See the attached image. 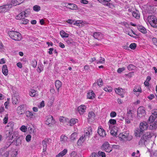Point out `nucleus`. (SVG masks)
<instances>
[{"label":"nucleus","mask_w":157,"mask_h":157,"mask_svg":"<svg viewBox=\"0 0 157 157\" xmlns=\"http://www.w3.org/2000/svg\"><path fill=\"white\" fill-rule=\"evenodd\" d=\"M152 136V134L151 132H148L146 133L141 137L139 142V144H144L146 145H147L149 142H151L152 145L151 147H152L154 144V143L150 140Z\"/></svg>","instance_id":"nucleus-1"},{"label":"nucleus","mask_w":157,"mask_h":157,"mask_svg":"<svg viewBox=\"0 0 157 157\" xmlns=\"http://www.w3.org/2000/svg\"><path fill=\"white\" fill-rule=\"evenodd\" d=\"M8 34L11 39L15 40H20L21 39V35L18 32L10 31L9 32Z\"/></svg>","instance_id":"nucleus-2"},{"label":"nucleus","mask_w":157,"mask_h":157,"mask_svg":"<svg viewBox=\"0 0 157 157\" xmlns=\"http://www.w3.org/2000/svg\"><path fill=\"white\" fill-rule=\"evenodd\" d=\"M148 19L149 23L152 27L157 28V19L154 16H149Z\"/></svg>","instance_id":"nucleus-3"},{"label":"nucleus","mask_w":157,"mask_h":157,"mask_svg":"<svg viewBox=\"0 0 157 157\" xmlns=\"http://www.w3.org/2000/svg\"><path fill=\"white\" fill-rule=\"evenodd\" d=\"M129 135V131H126L120 133L118 136V137L121 141H124L125 140H128V136Z\"/></svg>","instance_id":"nucleus-4"},{"label":"nucleus","mask_w":157,"mask_h":157,"mask_svg":"<svg viewBox=\"0 0 157 157\" xmlns=\"http://www.w3.org/2000/svg\"><path fill=\"white\" fill-rule=\"evenodd\" d=\"M146 114L145 108L143 106H140L137 109V116L142 117L144 116Z\"/></svg>","instance_id":"nucleus-5"},{"label":"nucleus","mask_w":157,"mask_h":157,"mask_svg":"<svg viewBox=\"0 0 157 157\" xmlns=\"http://www.w3.org/2000/svg\"><path fill=\"white\" fill-rule=\"evenodd\" d=\"M46 124L49 126L52 127L55 123V121L53 119V117L51 115L47 116L46 120L45 121Z\"/></svg>","instance_id":"nucleus-6"},{"label":"nucleus","mask_w":157,"mask_h":157,"mask_svg":"<svg viewBox=\"0 0 157 157\" xmlns=\"http://www.w3.org/2000/svg\"><path fill=\"white\" fill-rule=\"evenodd\" d=\"M134 94L136 96H138L142 92L141 87L140 85L135 86L133 90Z\"/></svg>","instance_id":"nucleus-7"},{"label":"nucleus","mask_w":157,"mask_h":157,"mask_svg":"<svg viewBox=\"0 0 157 157\" xmlns=\"http://www.w3.org/2000/svg\"><path fill=\"white\" fill-rule=\"evenodd\" d=\"M102 149L105 151L106 152H109L112 150V147L108 142H105L102 146Z\"/></svg>","instance_id":"nucleus-8"},{"label":"nucleus","mask_w":157,"mask_h":157,"mask_svg":"<svg viewBox=\"0 0 157 157\" xmlns=\"http://www.w3.org/2000/svg\"><path fill=\"white\" fill-rule=\"evenodd\" d=\"M115 91L116 94L120 95L121 98L124 97V94L126 92L125 90L121 88H116L115 89Z\"/></svg>","instance_id":"nucleus-9"},{"label":"nucleus","mask_w":157,"mask_h":157,"mask_svg":"<svg viewBox=\"0 0 157 157\" xmlns=\"http://www.w3.org/2000/svg\"><path fill=\"white\" fill-rule=\"evenodd\" d=\"M92 134V130L91 127L85 129L84 131V134L83 135L87 139H89L90 136Z\"/></svg>","instance_id":"nucleus-10"},{"label":"nucleus","mask_w":157,"mask_h":157,"mask_svg":"<svg viewBox=\"0 0 157 157\" xmlns=\"http://www.w3.org/2000/svg\"><path fill=\"white\" fill-rule=\"evenodd\" d=\"M25 105L24 104L21 105L17 107L16 111L18 115H21L23 114V111L24 110Z\"/></svg>","instance_id":"nucleus-11"},{"label":"nucleus","mask_w":157,"mask_h":157,"mask_svg":"<svg viewBox=\"0 0 157 157\" xmlns=\"http://www.w3.org/2000/svg\"><path fill=\"white\" fill-rule=\"evenodd\" d=\"M10 5H5L0 6V13H4L9 9Z\"/></svg>","instance_id":"nucleus-12"},{"label":"nucleus","mask_w":157,"mask_h":157,"mask_svg":"<svg viewBox=\"0 0 157 157\" xmlns=\"http://www.w3.org/2000/svg\"><path fill=\"white\" fill-rule=\"evenodd\" d=\"M86 107L84 105H82L78 108V110L80 115H83L86 112Z\"/></svg>","instance_id":"nucleus-13"},{"label":"nucleus","mask_w":157,"mask_h":157,"mask_svg":"<svg viewBox=\"0 0 157 157\" xmlns=\"http://www.w3.org/2000/svg\"><path fill=\"white\" fill-rule=\"evenodd\" d=\"M148 127L147 123L145 121L140 123L139 125V128L144 132L147 130Z\"/></svg>","instance_id":"nucleus-14"},{"label":"nucleus","mask_w":157,"mask_h":157,"mask_svg":"<svg viewBox=\"0 0 157 157\" xmlns=\"http://www.w3.org/2000/svg\"><path fill=\"white\" fill-rule=\"evenodd\" d=\"M144 131L140 128H136L135 130L134 134L137 137H140L143 133Z\"/></svg>","instance_id":"nucleus-15"},{"label":"nucleus","mask_w":157,"mask_h":157,"mask_svg":"<svg viewBox=\"0 0 157 157\" xmlns=\"http://www.w3.org/2000/svg\"><path fill=\"white\" fill-rule=\"evenodd\" d=\"M98 132L99 135L102 137L105 136L106 134L105 130L101 126L99 127Z\"/></svg>","instance_id":"nucleus-16"},{"label":"nucleus","mask_w":157,"mask_h":157,"mask_svg":"<svg viewBox=\"0 0 157 157\" xmlns=\"http://www.w3.org/2000/svg\"><path fill=\"white\" fill-rule=\"evenodd\" d=\"M0 157H8L9 155V152L7 151H5L4 149L1 148L0 149Z\"/></svg>","instance_id":"nucleus-17"},{"label":"nucleus","mask_w":157,"mask_h":157,"mask_svg":"<svg viewBox=\"0 0 157 157\" xmlns=\"http://www.w3.org/2000/svg\"><path fill=\"white\" fill-rule=\"evenodd\" d=\"M116 121L115 119H111L108 122V124L109 126V128H112L113 127L115 126V125L116 123Z\"/></svg>","instance_id":"nucleus-18"},{"label":"nucleus","mask_w":157,"mask_h":157,"mask_svg":"<svg viewBox=\"0 0 157 157\" xmlns=\"http://www.w3.org/2000/svg\"><path fill=\"white\" fill-rule=\"evenodd\" d=\"M14 123L13 121L9 122L7 125L6 127V129H8L9 130V132H12L14 127Z\"/></svg>","instance_id":"nucleus-19"},{"label":"nucleus","mask_w":157,"mask_h":157,"mask_svg":"<svg viewBox=\"0 0 157 157\" xmlns=\"http://www.w3.org/2000/svg\"><path fill=\"white\" fill-rule=\"evenodd\" d=\"M26 116L30 119L34 118L35 117V113L29 111H27L25 113Z\"/></svg>","instance_id":"nucleus-20"},{"label":"nucleus","mask_w":157,"mask_h":157,"mask_svg":"<svg viewBox=\"0 0 157 157\" xmlns=\"http://www.w3.org/2000/svg\"><path fill=\"white\" fill-rule=\"evenodd\" d=\"M109 129L111 135L113 136H116L117 135L118 130V128L117 127L114 126L112 128H109Z\"/></svg>","instance_id":"nucleus-21"},{"label":"nucleus","mask_w":157,"mask_h":157,"mask_svg":"<svg viewBox=\"0 0 157 157\" xmlns=\"http://www.w3.org/2000/svg\"><path fill=\"white\" fill-rule=\"evenodd\" d=\"M26 14V13L25 12H22L16 16V19L17 20H21L24 18H25Z\"/></svg>","instance_id":"nucleus-22"},{"label":"nucleus","mask_w":157,"mask_h":157,"mask_svg":"<svg viewBox=\"0 0 157 157\" xmlns=\"http://www.w3.org/2000/svg\"><path fill=\"white\" fill-rule=\"evenodd\" d=\"M94 37L98 40H100L103 38V35L99 32H95L94 34Z\"/></svg>","instance_id":"nucleus-23"},{"label":"nucleus","mask_w":157,"mask_h":157,"mask_svg":"<svg viewBox=\"0 0 157 157\" xmlns=\"http://www.w3.org/2000/svg\"><path fill=\"white\" fill-rule=\"evenodd\" d=\"M78 120L77 119L73 118L71 119L70 120H69L67 123L70 126H72L74 125L75 124L78 123Z\"/></svg>","instance_id":"nucleus-24"},{"label":"nucleus","mask_w":157,"mask_h":157,"mask_svg":"<svg viewBox=\"0 0 157 157\" xmlns=\"http://www.w3.org/2000/svg\"><path fill=\"white\" fill-rule=\"evenodd\" d=\"M86 139H87L84 136H82L78 140V145L79 146L81 145Z\"/></svg>","instance_id":"nucleus-25"},{"label":"nucleus","mask_w":157,"mask_h":157,"mask_svg":"<svg viewBox=\"0 0 157 157\" xmlns=\"http://www.w3.org/2000/svg\"><path fill=\"white\" fill-rule=\"evenodd\" d=\"M24 0H12V5L16 6L19 5L23 3Z\"/></svg>","instance_id":"nucleus-26"},{"label":"nucleus","mask_w":157,"mask_h":157,"mask_svg":"<svg viewBox=\"0 0 157 157\" xmlns=\"http://www.w3.org/2000/svg\"><path fill=\"white\" fill-rule=\"evenodd\" d=\"M138 30L142 33L145 34L147 33V29L143 26L139 25L137 26Z\"/></svg>","instance_id":"nucleus-27"},{"label":"nucleus","mask_w":157,"mask_h":157,"mask_svg":"<svg viewBox=\"0 0 157 157\" xmlns=\"http://www.w3.org/2000/svg\"><path fill=\"white\" fill-rule=\"evenodd\" d=\"M2 73L5 75L7 76L8 75V71L6 65H4L3 66L2 68Z\"/></svg>","instance_id":"nucleus-28"},{"label":"nucleus","mask_w":157,"mask_h":157,"mask_svg":"<svg viewBox=\"0 0 157 157\" xmlns=\"http://www.w3.org/2000/svg\"><path fill=\"white\" fill-rule=\"evenodd\" d=\"M95 95V94L94 92L93 91H91L87 93V96L88 98L93 99L94 98Z\"/></svg>","instance_id":"nucleus-29"},{"label":"nucleus","mask_w":157,"mask_h":157,"mask_svg":"<svg viewBox=\"0 0 157 157\" xmlns=\"http://www.w3.org/2000/svg\"><path fill=\"white\" fill-rule=\"evenodd\" d=\"M10 157H17L18 152L15 150L13 149L10 151Z\"/></svg>","instance_id":"nucleus-30"},{"label":"nucleus","mask_w":157,"mask_h":157,"mask_svg":"<svg viewBox=\"0 0 157 157\" xmlns=\"http://www.w3.org/2000/svg\"><path fill=\"white\" fill-rule=\"evenodd\" d=\"M12 132H9L8 134H6L7 137L9 138V139L10 140H12L13 139H16L17 136H15L14 134L12 133Z\"/></svg>","instance_id":"nucleus-31"},{"label":"nucleus","mask_w":157,"mask_h":157,"mask_svg":"<svg viewBox=\"0 0 157 157\" xmlns=\"http://www.w3.org/2000/svg\"><path fill=\"white\" fill-rule=\"evenodd\" d=\"M67 149H64L62 151L56 155V157H62L64 156L67 153Z\"/></svg>","instance_id":"nucleus-32"},{"label":"nucleus","mask_w":157,"mask_h":157,"mask_svg":"<svg viewBox=\"0 0 157 157\" xmlns=\"http://www.w3.org/2000/svg\"><path fill=\"white\" fill-rule=\"evenodd\" d=\"M132 14L133 17L137 19H138L140 18V14L139 11L137 10L133 11Z\"/></svg>","instance_id":"nucleus-33"},{"label":"nucleus","mask_w":157,"mask_h":157,"mask_svg":"<svg viewBox=\"0 0 157 157\" xmlns=\"http://www.w3.org/2000/svg\"><path fill=\"white\" fill-rule=\"evenodd\" d=\"M68 138L67 136L64 135H62L60 136V141L62 143H65L68 140Z\"/></svg>","instance_id":"nucleus-34"},{"label":"nucleus","mask_w":157,"mask_h":157,"mask_svg":"<svg viewBox=\"0 0 157 157\" xmlns=\"http://www.w3.org/2000/svg\"><path fill=\"white\" fill-rule=\"evenodd\" d=\"M55 85L56 88L57 89L58 91L59 92V88L62 85L61 82L60 81L57 80L55 82Z\"/></svg>","instance_id":"nucleus-35"},{"label":"nucleus","mask_w":157,"mask_h":157,"mask_svg":"<svg viewBox=\"0 0 157 157\" xmlns=\"http://www.w3.org/2000/svg\"><path fill=\"white\" fill-rule=\"evenodd\" d=\"M67 6L69 9L71 10H76L77 8V6L74 4L68 3Z\"/></svg>","instance_id":"nucleus-36"},{"label":"nucleus","mask_w":157,"mask_h":157,"mask_svg":"<svg viewBox=\"0 0 157 157\" xmlns=\"http://www.w3.org/2000/svg\"><path fill=\"white\" fill-rule=\"evenodd\" d=\"M78 134L76 132H74L71 134L70 136V140L71 141H74L77 138Z\"/></svg>","instance_id":"nucleus-37"},{"label":"nucleus","mask_w":157,"mask_h":157,"mask_svg":"<svg viewBox=\"0 0 157 157\" xmlns=\"http://www.w3.org/2000/svg\"><path fill=\"white\" fill-rule=\"evenodd\" d=\"M47 141L44 140L42 141V144L43 146V152L44 153L47 150Z\"/></svg>","instance_id":"nucleus-38"},{"label":"nucleus","mask_w":157,"mask_h":157,"mask_svg":"<svg viewBox=\"0 0 157 157\" xmlns=\"http://www.w3.org/2000/svg\"><path fill=\"white\" fill-rule=\"evenodd\" d=\"M29 95L30 96L33 97L37 95V92L33 89H31L29 91Z\"/></svg>","instance_id":"nucleus-39"},{"label":"nucleus","mask_w":157,"mask_h":157,"mask_svg":"<svg viewBox=\"0 0 157 157\" xmlns=\"http://www.w3.org/2000/svg\"><path fill=\"white\" fill-rule=\"evenodd\" d=\"M95 117V114L94 112H90L89 113L88 117L89 119L93 120L94 119Z\"/></svg>","instance_id":"nucleus-40"},{"label":"nucleus","mask_w":157,"mask_h":157,"mask_svg":"<svg viewBox=\"0 0 157 157\" xmlns=\"http://www.w3.org/2000/svg\"><path fill=\"white\" fill-rule=\"evenodd\" d=\"M60 34L62 38H64L65 37H68L69 36V34L66 33L64 31L62 30L60 31Z\"/></svg>","instance_id":"nucleus-41"},{"label":"nucleus","mask_w":157,"mask_h":157,"mask_svg":"<svg viewBox=\"0 0 157 157\" xmlns=\"http://www.w3.org/2000/svg\"><path fill=\"white\" fill-rule=\"evenodd\" d=\"M59 121L61 122L67 124V122L69 121V119L63 117H61L59 118Z\"/></svg>","instance_id":"nucleus-42"},{"label":"nucleus","mask_w":157,"mask_h":157,"mask_svg":"<svg viewBox=\"0 0 157 157\" xmlns=\"http://www.w3.org/2000/svg\"><path fill=\"white\" fill-rule=\"evenodd\" d=\"M132 120V117L128 116L126 118L125 123L129 124L131 123V121Z\"/></svg>","instance_id":"nucleus-43"},{"label":"nucleus","mask_w":157,"mask_h":157,"mask_svg":"<svg viewBox=\"0 0 157 157\" xmlns=\"http://www.w3.org/2000/svg\"><path fill=\"white\" fill-rule=\"evenodd\" d=\"M18 97L14 96L12 98V102L13 104L17 105L18 104Z\"/></svg>","instance_id":"nucleus-44"},{"label":"nucleus","mask_w":157,"mask_h":157,"mask_svg":"<svg viewBox=\"0 0 157 157\" xmlns=\"http://www.w3.org/2000/svg\"><path fill=\"white\" fill-rule=\"evenodd\" d=\"M43 69L44 66L42 64H39L37 69V71L39 73H40L43 71Z\"/></svg>","instance_id":"nucleus-45"},{"label":"nucleus","mask_w":157,"mask_h":157,"mask_svg":"<svg viewBox=\"0 0 157 157\" xmlns=\"http://www.w3.org/2000/svg\"><path fill=\"white\" fill-rule=\"evenodd\" d=\"M27 127L25 125H22L20 128V130L22 132H25L27 131Z\"/></svg>","instance_id":"nucleus-46"},{"label":"nucleus","mask_w":157,"mask_h":157,"mask_svg":"<svg viewBox=\"0 0 157 157\" xmlns=\"http://www.w3.org/2000/svg\"><path fill=\"white\" fill-rule=\"evenodd\" d=\"M156 118L155 117H153V116L151 115L149 118L148 122L150 123H152L155 121Z\"/></svg>","instance_id":"nucleus-47"},{"label":"nucleus","mask_w":157,"mask_h":157,"mask_svg":"<svg viewBox=\"0 0 157 157\" xmlns=\"http://www.w3.org/2000/svg\"><path fill=\"white\" fill-rule=\"evenodd\" d=\"M41 8L40 6L36 5L33 7V10L36 12H38L40 10Z\"/></svg>","instance_id":"nucleus-48"},{"label":"nucleus","mask_w":157,"mask_h":157,"mask_svg":"<svg viewBox=\"0 0 157 157\" xmlns=\"http://www.w3.org/2000/svg\"><path fill=\"white\" fill-rule=\"evenodd\" d=\"M128 69L129 70V71H132L134 70L135 68L136 67L132 64L129 65L128 67H127Z\"/></svg>","instance_id":"nucleus-49"},{"label":"nucleus","mask_w":157,"mask_h":157,"mask_svg":"<svg viewBox=\"0 0 157 157\" xmlns=\"http://www.w3.org/2000/svg\"><path fill=\"white\" fill-rule=\"evenodd\" d=\"M99 2L104 5L110 1L111 0H97Z\"/></svg>","instance_id":"nucleus-50"},{"label":"nucleus","mask_w":157,"mask_h":157,"mask_svg":"<svg viewBox=\"0 0 157 157\" xmlns=\"http://www.w3.org/2000/svg\"><path fill=\"white\" fill-rule=\"evenodd\" d=\"M103 90L106 92H110L112 90V88L111 87H106L104 88Z\"/></svg>","instance_id":"nucleus-51"},{"label":"nucleus","mask_w":157,"mask_h":157,"mask_svg":"<svg viewBox=\"0 0 157 157\" xmlns=\"http://www.w3.org/2000/svg\"><path fill=\"white\" fill-rule=\"evenodd\" d=\"M54 99L52 98L51 99L49 100L47 103V105L48 106H52L53 103Z\"/></svg>","instance_id":"nucleus-52"},{"label":"nucleus","mask_w":157,"mask_h":157,"mask_svg":"<svg viewBox=\"0 0 157 157\" xmlns=\"http://www.w3.org/2000/svg\"><path fill=\"white\" fill-rule=\"evenodd\" d=\"M37 61L35 59L32 60L31 62V65L34 67H35L37 65Z\"/></svg>","instance_id":"nucleus-53"},{"label":"nucleus","mask_w":157,"mask_h":157,"mask_svg":"<svg viewBox=\"0 0 157 157\" xmlns=\"http://www.w3.org/2000/svg\"><path fill=\"white\" fill-rule=\"evenodd\" d=\"M29 21L27 19L24 18L21 21V24H26L29 22Z\"/></svg>","instance_id":"nucleus-54"},{"label":"nucleus","mask_w":157,"mask_h":157,"mask_svg":"<svg viewBox=\"0 0 157 157\" xmlns=\"http://www.w3.org/2000/svg\"><path fill=\"white\" fill-rule=\"evenodd\" d=\"M8 121V114H6L3 120V123L4 124L7 123Z\"/></svg>","instance_id":"nucleus-55"},{"label":"nucleus","mask_w":157,"mask_h":157,"mask_svg":"<svg viewBox=\"0 0 157 157\" xmlns=\"http://www.w3.org/2000/svg\"><path fill=\"white\" fill-rule=\"evenodd\" d=\"M32 136L30 135H28L25 137V140L27 142H29L31 139Z\"/></svg>","instance_id":"nucleus-56"},{"label":"nucleus","mask_w":157,"mask_h":157,"mask_svg":"<svg viewBox=\"0 0 157 157\" xmlns=\"http://www.w3.org/2000/svg\"><path fill=\"white\" fill-rule=\"evenodd\" d=\"M136 46V44L135 43L131 44L129 45V48L132 49H135Z\"/></svg>","instance_id":"nucleus-57"},{"label":"nucleus","mask_w":157,"mask_h":157,"mask_svg":"<svg viewBox=\"0 0 157 157\" xmlns=\"http://www.w3.org/2000/svg\"><path fill=\"white\" fill-rule=\"evenodd\" d=\"M152 114L151 115L153 116V117H155V118H156L157 117V110H154L152 111L151 112Z\"/></svg>","instance_id":"nucleus-58"},{"label":"nucleus","mask_w":157,"mask_h":157,"mask_svg":"<svg viewBox=\"0 0 157 157\" xmlns=\"http://www.w3.org/2000/svg\"><path fill=\"white\" fill-rule=\"evenodd\" d=\"M117 114L114 111H112L110 113V117L111 118H113L117 116Z\"/></svg>","instance_id":"nucleus-59"},{"label":"nucleus","mask_w":157,"mask_h":157,"mask_svg":"<svg viewBox=\"0 0 157 157\" xmlns=\"http://www.w3.org/2000/svg\"><path fill=\"white\" fill-rule=\"evenodd\" d=\"M104 5L108 6L109 8H113L114 7V5L112 3H110L109 2H107Z\"/></svg>","instance_id":"nucleus-60"},{"label":"nucleus","mask_w":157,"mask_h":157,"mask_svg":"<svg viewBox=\"0 0 157 157\" xmlns=\"http://www.w3.org/2000/svg\"><path fill=\"white\" fill-rule=\"evenodd\" d=\"M97 83L98 85L100 86H102L103 84V81L102 79L101 78H100L98 79Z\"/></svg>","instance_id":"nucleus-61"},{"label":"nucleus","mask_w":157,"mask_h":157,"mask_svg":"<svg viewBox=\"0 0 157 157\" xmlns=\"http://www.w3.org/2000/svg\"><path fill=\"white\" fill-rule=\"evenodd\" d=\"M98 154L100 157H105V154L104 152L99 151Z\"/></svg>","instance_id":"nucleus-62"},{"label":"nucleus","mask_w":157,"mask_h":157,"mask_svg":"<svg viewBox=\"0 0 157 157\" xmlns=\"http://www.w3.org/2000/svg\"><path fill=\"white\" fill-rule=\"evenodd\" d=\"M45 103L44 101H42L38 105V107L39 108H41L44 106Z\"/></svg>","instance_id":"nucleus-63"},{"label":"nucleus","mask_w":157,"mask_h":157,"mask_svg":"<svg viewBox=\"0 0 157 157\" xmlns=\"http://www.w3.org/2000/svg\"><path fill=\"white\" fill-rule=\"evenodd\" d=\"M125 70V68L124 67L119 68L117 70V72L119 73H121L123 71H124Z\"/></svg>","instance_id":"nucleus-64"}]
</instances>
